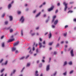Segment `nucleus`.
<instances>
[{"instance_id": "51", "label": "nucleus", "mask_w": 76, "mask_h": 76, "mask_svg": "<svg viewBox=\"0 0 76 76\" xmlns=\"http://www.w3.org/2000/svg\"><path fill=\"white\" fill-rule=\"evenodd\" d=\"M47 34H48V32H46L45 34V35H47Z\"/></svg>"}, {"instance_id": "23", "label": "nucleus", "mask_w": 76, "mask_h": 76, "mask_svg": "<svg viewBox=\"0 0 76 76\" xmlns=\"http://www.w3.org/2000/svg\"><path fill=\"white\" fill-rule=\"evenodd\" d=\"M67 64V61H65L64 63V66H65V65H66Z\"/></svg>"}, {"instance_id": "35", "label": "nucleus", "mask_w": 76, "mask_h": 76, "mask_svg": "<svg viewBox=\"0 0 76 76\" xmlns=\"http://www.w3.org/2000/svg\"><path fill=\"white\" fill-rule=\"evenodd\" d=\"M3 61V59H2L0 61V63H1L2 61Z\"/></svg>"}, {"instance_id": "33", "label": "nucleus", "mask_w": 76, "mask_h": 76, "mask_svg": "<svg viewBox=\"0 0 76 76\" xmlns=\"http://www.w3.org/2000/svg\"><path fill=\"white\" fill-rule=\"evenodd\" d=\"M73 72V71L72 70L69 73L70 74H71V73H72Z\"/></svg>"}, {"instance_id": "26", "label": "nucleus", "mask_w": 76, "mask_h": 76, "mask_svg": "<svg viewBox=\"0 0 76 76\" xmlns=\"http://www.w3.org/2000/svg\"><path fill=\"white\" fill-rule=\"evenodd\" d=\"M30 54H32V52H31V49L30 51L29 52Z\"/></svg>"}, {"instance_id": "20", "label": "nucleus", "mask_w": 76, "mask_h": 76, "mask_svg": "<svg viewBox=\"0 0 76 76\" xmlns=\"http://www.w3.org/2000/svg\"><path fill=\"white\" fill-rule=\"evenodd\" d=\"M24 58H25V57L23 56V57H22L21 58H20V60H23V59H24Z\"/></svg>"}, {"instance_id": "1", "label": "nucleus", "mask_w": 76, "mask_h": 76, "mask_svg": "<svg viewBox=\"0 0 76 76\" xmlns=\"http://www.w3.org/2000/svg\"><path fill=\"white\" fill-rule=\"evenodd\" d=\"M63 4L65 6V8H64V11H66V10H67V3H66L65 2H64L63 3Z\"/></svg>"}, {"instance_id": "54", "label": "nucleus", "mask_w": 76, "mask_h": 76, "mask_svg": "<svg viewBox=\"0 0 76 76\" xmlns=\"http://www.w3.org/2000/svg\"><path fill=\"white\" fill-rule=\"evenodd\" d=\"M54 54H57V52H54L53 53Z\"/></svg>"}, {"instance_id": "56", "label": "nucleus", "mask_w": 76, "mask_h": 76, "mask_svg": "<svg viewBox=\"0 0 76 76\" xmlns=\"http://www.w3.org/2000/svg\"><path fill=\"white\" fill-rule=\"evenodd\" d=\"M43 44H45V41H44L43 42Z\"/></svg>"}, {"instance_id": "43", "label": "nucleus", "mask_w": 76, "mask_h": 76, "mask_svg": "<svg viewBox=\"0 0 76 76\" xmlns=\"http://www.w3.org/2000/svg\"><path fill=\"white\" fill-rule=\"evenodd\" d=\"M52 28H55V26H54V25H52Z\"/></svg>"}, {"instance_id": "44", "label": "nucleus", "mask_w": 76, "mask_h": 76, "mask_svg": "<svg viewBox=\"0 0 76 76\" xmlns=\"http://www.w3.org/2000/svg\"><path fill=\"white\" fill-rule=\"evenodd\" d=\"M42 62L43 63H44V62H45V61L43 60V59H42Z\"/></svg>"}, {"instance_id": "29", "label": "nucleus", "mask_w": 76, "mask_h": 76, "mask_svg": "<svg viewBox=\"0 0 76 76\" xmlns=\"http://www.w3.org/2000/svg\"><path fill=\"white\" fill-rule=\"evenodd\" d=\"M8 23V21H6L5 22V25H7Z\"/></svg>"}, {"instance_id": "30", "label": "nucleus", "mask_w": 76, "mask_h": 76, "mask_svg": "<svg viewBox=\"0 0 76 76\" xmlns=\"http://www.w3.org/2000/svg\"><path fill=\"white\" fill-rule=\"evenodd\" d=\"M35 33H34L31 34V35L32 36H34V35H35Z\"/></svg>"}, {"instance_id": "4", "label": "nucleus", "mask_w": 76, "mask_h": 76, "mask_svg": "<svg viewBox=\"0 0 76 76\" xmlns=\"http://www.w3.org/2000/svg\"><path fill=\"white\" fill-rule=\"evenodd\" d=\"M49 70H50V65H48L46 66V70L48 71Z\"/></svg>"}, {"instance_id": "19", "label": "nucleus", "mask_w": 76, "mask_h": 76, "mask_svg": "<svg viewBox=\"0 0 76 76\" xmlns=\"http://www.w3.org/2000/svg\"><path fill=\"white\" fill-rule=\"evenodd\" d=\"M21 34L22 36H23V31H22V30H21Z\"/></svg>"}, {"instance_id": "37", "label": "nucleus", "mask_w": 76, "mask_h": 76, "mask_svg": "<svg viewBox=\"0 0 76 76\" xmlns=\"http://www.w3.org/2000/svg\"><path fill=\"white\" fill-rule=\"evenodd\" d=\"M73 3H74L73 2H69V4H73Z\"/></svg>"}, {"instance_id": "5", "label": "nucleus", "mask_w": 76, "mask_h": 76, "mask_svg": "<svg viewBox=\"0 0 76 76\" xmlns=\"http://www.w3.org/2000/svg\"><path fill=\"white\" fill-rule=\"evenodd\" d=\"M14 40H15V39H14V38L12 39H10L8 41V42H12V41H14Z\"/></svg>"}, {"instance_id": "7", "label": "nucleus", "mask_w": 76, "mask_h": 76, "mask_svg": "<svg viewBox=\"0 0 76 76\" xmlns=\"http://www.w3.org/2000/svg\"><path fill=\"white\" fill-rule=\"evenodd\" d=\"M57 23H58V20H56L55 21L54 24L55 25H57Z\"/></svg>"}, {"instance_id": "8", "label": "nucleus", "mask_w": 76, "mask_h": 76, "mask_svg": "<svg viewBox=\"0 0 76 76\" xmlns=\"http://www.w3.org/2000/svg\"><path fill=\"white\" fill-rule=\"evenodd\" d=\"M19 44V42H17L16 43H14L13 44L14 46H16L18 45Z\"/></svg>"}, {"instance_id": "16", "label": "nucleus", "mask_w": 76, "mask_h": 76, "mask_svg": "<svg viewBox=\"0 0 76 76\" xmlns=\"http://www.w3.org/2000/svg\"><path fill=\"white\" fill-rule=\"evenodd\" d=\"M53 44V42H50L48 44H49V45H52V44Z\"/></svg>"}, {"instance_id": "21", "label": "nucleus", "mask_w": 76, "mask_h": 76, "mask_svg": "<svg viewBox=\"0 0 76 76\" xmlns=\"http://www.w3.org/2000/svg\"><path fill=\"white\" fill-rule=\"evenodd\" d=\"M13 29H12V28L10 29V32H13Z\"/></svg>"}, {"instance_id": "22", "label": "nucleus", "mask_w": 76, "mask_h": 76, "mask_svg": "<svg viewBox=\"0 0 76 76\" xmlns=\"http://www.w3.org/2000/svg\"><path fill=\"white\" fill-rule=\"evenodd\" d=\"M4 70V69H3L1 70V73H2Z\"/></svg>"}, {"instance_id": "58", "label": "nucleus", "mask_w": 76, "mask_h": 76, "mask_svg": "<svg viewBox=\"0 0 76 76\" xmlns=\"http://www.w3.org/2000/svg\"><path fill=\"white\" fill-rule=\"evenodd\" d=\"M39 60H37V63H39Z\"/></svg>"}, {"instance_id": "60", "label": "nucleus", "mask_w": 76, "mask_h": 76, "mask_svg": "<svg viewBox=\"0 0 76 76\" xmlns=\"http://www.w3.org/2000/svg\"><path fill=\"white\" fill-rule=\"evenodd\" d=\"M39 39L40 41H42V39H41V38H39Z\"/></svg>"}, {"instance_id": "6", "label": "nucleus", "mask_w": 76, "mask_h": 76, "mask_svg": "<svg viewBox=\"0 0 76 76\" xmlns=\"http://www.w3.org/2000/svg\"><path fill=\"white\" fill-rule=\"evenodd\" d=\"M70 53L71 56L72 57H73V56H74V54H73V50H72L71 51Z\"/></svg>"}, {"instance_id": "40", "label": "nucleus", "mask_w": 76, "mask_h": 76, "mask_svg": "<svg viewBox=\"0 0 76 76\" xmlns=\"http://www.w3.org/2000/svg\"><path fill=\"white\" fill-rule=\"evenodd\" d=\"M32 50L33 51H34L35 50V47H33L32 48Z\"/></svg>"}, {"instance_id": "24", "label": "nucleus", "mask_w": 76, "mask_h": 76, "mask_svg": "<svg viewBox=\"0 0 76 76\" xmlns=\"http://www.w3.org/2000/svg\"><path fill=\"white\" fill-rule=\"evenodd\" d=\"M60 44L59 43H58L56 45V47H58Z\"/></svg>"}, {"instance_id": "31", "label": "nucleus", "mask_w": 76, "mask_h": 76, "mask_svg": "<svg viewBox=\"0 0 76 76\" xmlns=\"http://www.w3.org/2000/svg\"><path fill=\"white\" fill-rule=\"evenodd\" d=\"M67 35V34L66 33H64V37H66Z\"/></svg>"}, {"instance_id": "9", "label": "nucleus", "mask_w": 76, "mask_h": 76, "mask_svg": "<svg viewBox=\"0 0 76 76\" xmlns=\"http://www.w3.org/2000/svg\"><path fill=\"white\" fill-rule=\"evenodd\" d=\"M10 19V21H12V20H13V17H12V16H9Z\"/></svg>"}, {"instance_id": "47", "label": "nucleus", "mask_w": 76, "mask_h": 76, "mask_svg": "<svg viewBox=\"0 0 76 76\" xmlns=\"http://www.w3.org/2000/svg\"><path fill=\"white\" fill-rule=\"evenodd\" d=\"M73 21H74V22H76V19L75 18V19H74Z\"/></svg>"}, {"instance_id": "13", "label": "nucleus", "mask_w": 76, "mask_h": 76, "mask_svg": "<svg viewBox=\"0 0 76 76\" xmlns=\"http://www.w3.org/2000/svg\"><path fill=\"white\" fill-rule=\"evenodd\" d=\"M11 6H12V4H9L8 5V9H10L11 7Z\"/></svg>"}, {"instance_id": "52", "label": "nucleus", "mask_w": 76, "mask_h": 76, "mask_svg": "<svg viewBox=\"0 0 76 76\" xmlns=\"http://www.w3.org/2000/svg\"><path fill=\"white\" fill-rule=\"evenodd\" d=\"M18 53V50H16L15 52V53Z\"/></svg>"}, {"instance_id": "39", "label": "nucleus", "mask_w": 76, "mask_h": 76, "mask_svg": "<svg viewBox=\"0 0 76 76\" xmlns=\"http://www.w3.org/2000/svg\"><path fill=\"white\" fill-rule=\"evenodd\" d=\"M36 52L37 53H38V49L37 48L36 50Z\"/></svg>"}, {"instance_id": "38", "label": "nucleus", "mask_w": 76, "mask_h": 76, "mask_svg": "<svg viewBox=\"0 0 76 76\" xmlns=\"http://www.w3.org/2000/svg\"><path fill=\"white\" fill-rule=\"evenodd\" d=\"M15 72H16V70H14L13 72V74H14V73H15Z\"/></svg>"}, {"instance_id": "63", "label": "nucleus", "mask_w": 76, "mask_h": 76, "mask_svg": "<svg viewBox=\"0 0 76 76\" xmlns=\"http://www.w3.org/2000/svg\"><path fill=\"white\" fill-rule=\"evenodd\" d=\"M57 6H60V3H58V4H57Z\"/></svg>"}, {"instance_id": "10", "label": "nucleus", "mask_w": 76, "mask_h": 76, "mask_svg": "<svg viewBox=\"0 0 76 76\" xmlns=\"http://www.w3.org/2000/svg\"><path fill=\"white\" fill-rule=\"evenodd\" d=\"M52 36V35L51 34V32H50V34L48 35L49 37V38H50L51 37V36Z\"/></svg>"}, {"instance_id": "18", "label": "nucleus", "mask_w": 76, "mask_h": 76, "mask_svg": "<svg viewBox=\"0 0 76 76\" xmlns=\"http://www.w3.org/2000/svg\"><path fill=\"white\" fill-rule=\"evenodd\" d=\"M68 64L69 65H72V61H71L68 63Z\"/></svg>"}, {"instance_id": "50", "label": "nucleus", "mask_w": 76, "mask_h": 76, "mask_svg": "<svg viewBox=\"0 0 76 76\" xmlns=\"http://www.w3.org/2000/svg\"><path fill=\"white\" fill-rule=\"evenodd\" d=\"M68 27V26L66 25L65 26V28H67Z\"/></svg>"}, {"instance_id": "48", "label": "nucleus", "mask_w": 76, "mask_h": 76, "mask_svg": "<svg viewBox=\"0 0 76 76\" xmlns=\"http://www.w3.org/2000/svg\"><path fill=\"white\" fill-rule=\"evenodd\" d=\"M57 12H58V10H57L55 11V13H57Z\"/></svg>"}, {"instance_id": "55", "label": "nucleus", "mask_w": 76, "mask_h": 76, "mask_svg": "<svg viewBox=\"0 0 76 76\" xmlns=\"http://www.w3.org/2000/svg\"><path fill=\"white\" fill-rule=\"evenodd\" d=\"M48 20H46V23H47V22H48Z\"/></svg>"}, {"instance_id": "62", "label": "nucleus", "mask_w": 76, "mask_h": 76, "mask_svg": "<svg viewBox=\"0 0 76 76\" xmlns=\"http://www.w3.org/2000/svg\"><path fill=\"white\" fill-rule=\"evenodd\" d=\"M28 50H29V49H30V50H31V47H29L28 48Z\"/></svg>"}, {"instance_id": "27", "label": "nucleus", "mask_w": 76, "mask_h": 76, "mask_svg": "<svg viewBox=\"0 0 76 76\" xmlns=\"http://www.w3.org/2000/svg\"><path fill=\"white\" fill-rule=\"evenodd\" d=\"M18 15H20L21 13V12L20 11H18Z\"/></svg>"}, {"instance_id": "32", "label": "nucleus", "mask_w": 76, "mask_h": 76, "mask_svg": "<svg viewBox=\"0 0 76 76\" xmlns=\"http://www.w3.org/2000/svg\"><path fill=\"white\" fill-rule=\"evenodd\" d=\"M39 67H42V64H39Z\"/></svg>"}, {"instance_id": "36", "label": "nucleus", "mask_w": 76, "mask_h": 76, "mask_svg": "<svg viewBox=\"0 0 76 76\" xmlns=\"http://www.w3.org/2000/svg\"><path fill=\"white\" fill-rule=\"evenodd\" d=\"M7 64V61H6L5 62V63L4 64L5 65H6V64Z\"/></svg>"}, {"instance_id": "17", "label": "nucleus", "mask_w": 76, "mask_h": 76, "mask_svg": "<svg viewBox=\"0 0 76 76\" xmlns=\"http://www.w3.org/2000/svg\"><path fill=\"white\" fill-rule=\"evenodd\" d=\"M2 47H4V43L3 42L2 43Z\"/></svg>"}, {"instance_id": "28", "label": "nucleus", "mask_w": 76, "mask_h": 76, "mask_svg": "<svg viewBox=\"0 0 76 76\" xmlns=\"http://www.w3.org/2000/svg\"><path fill=\"white\" fill-rule=\"evenodd\" d=\"M30 63H28L27 64V67H28V66H30Z\"/></svg>"}, {"instance_id": "25", "label": "nucleus", "mask_w": 76, "mask_h": 76, "mask_svg": "<svg viewBox=\"0 0 76 76\" xmlns=\"http://www.w3.org/2000/svg\"><path fill=\"white\" fill-rule=\"evenodd\" d=\"M56 18V15L54 16L53 17V19H55V18Z\"/></svg>"}, {"instance_id": "3", "label": "nucleus", "mask_w": 76, "mask_h": 76, "mask_svg": "<svg viewBox=\"0 0 76 76\" xmlns=\"http://www.w3.org/2000/svg\"><path fill=\"white\" fill-rule=\"evenodd\" d=\"M20 20H21V23H23L24 20H25V19H24V18H23V16H22L21 18L20 19Z\"/></svg>"}, {"instance_id": "34", "label": "nucleus", "mask_w": 76, "mask_h": 76, "mask_svg": "<svg viewBox=\"0 0 76 76\" xmlns=\"http://www.w3.org/2000/svg\"><path fill=\"white\" fill-rule=\"evenodd\" d=\"M5 16V14L4 13L2 15V17H4Z\"/></svg>"}, {"instance_id": "49", "label": "nucleus", "mask_w": 76, "mask_h": 76, "mask_svg": "<svg viewBox=\"0 0 76 76\" xmlns=\"http://www.w3.org/2000/svg\"><path fill=\"white\" fill-rule=\"evenodd\" d=\"M57 73V72H56L53 75V76H56V74Z\"/></svg>"}, {"instance_id": "2", "label": "nucleus", "mask_w": 76, "mask_h": 76, "mask_svg": "<svg viewBox=\"0 0 76 76\" xmlns=\"http://www.w3.org/2000/svg\"><path fill=\"white\" fill-rule=\"evenodd\" d=\"M54 6H52L51 7L48 9V12H50V11H51V10H53V9H54Z\"/></svg>"}, {"instance_id": "57", "label": "nucleus", "mask_w": 76, "mask_h": 76, "mask_svg": "<svg viewBox=\"0 0 76 76\" xmlns=\"http://www.w3.org/2000/svg\"><path fill=\"white\" fill-rule=\"evenodd\" d=\"M29 57V55H28L27 57L26 58H28Z\"/></svg>"}, {"instance_id": "59", "label": "nucleus", "mask_w": 76, "mask_h": 76, "mask_svg": "<svg viewBox=\"0 0 76 76\" xmlns=\"http://www.w3.org/2000/svg\"><path fill=\"white\" fill-rule=\"evenodd\" d=\"M11 38H13V35H12L11 37H10Z\"/></svg>"}, {"instance_id": "42", "label": "nucleus", "mask_w": 76, "mask_h": 76, "mask_svg": "<svg viewBox=\"0 0 76 76\" xmlns=\"http://www.w3.org/2000/svg\"><path fill=\"white\" fill-rule=\"evenodd\" d=\"M55 20V19H53H53H52V23H53V22H54V20Z\"/></svg>"}, {"instance_id": "64", "label": "nucleus", "mask_w": 76, "mask_h": 76, "mask_svg": "<svg viewBox=\"0 0 76 76\" xmlns=\"http://www.w3.org/2000/svg\"><path fill=\"white\" fill-rule=\"evenodd\" d=\"M45 16H46V14H44L43 15V17H45Z\"/></svg>"}, {"instance_id": "11", "label": "nucleus", "mask_w": 76, "mask_h": 76, "mask_svg": "<svg viewBox=\"0 0 76 76\" xmlns=\"http://www.w3.org/2000/svg\"><path fill=\"white\" fill-rule=\"evenodd\" d=\"M38 72L37 71H36L35 74V76H39V75L38 74H37V73H38Z\"/></svg>"}, {"instance_id": "45", "label": "nucleus", "mask_w": 76, "mask_h": 76, "mask_svg": "<svg viewBox=\"0 0 76 76\" xmlns=\"http://www.w3.org/2000/svg\"><path fill=\"white\" fill-rule=\"evenodd\" d=\"M25 69V67H23L22 70L21 71V72H23V70H24Z\"/></svg>"}, {"instance_id": "53", "label": "nucleus", "mask_w": 76, "mask_h": 76, "mask_svg": "<svg viewBox=\"0 0 76 76\" xmlns=\"http://www.w3.org/2000/svg\"><path fill=\"white\" fill-rule=\"evenodd\" d=\"M4 37V36H2L1 37V39H3V38Z\"/></svg>"}, {"instance_id": "46", "label": "nucleus", "mask_w": 76, "mask_h": 76, "mask_svg": "<svg viewBox=\"0 0 76 76\" xmlns=\"http://www.w3.org/2000/svg\"><path fill=\"white\" fill-rule=\"evenodd\" d=\"M63 75H64V76H65V75H66V72L64 73H63Z\"/></svg>"}, {"instance_id": "14", "label": "nucleus", "mask_w": 76, "mask_h": 76, "mask_svg": "<svg viewBox=\"0 0 76 76\" xmlns=\"http://www.w3.org/2000/svg\"><path fill=\"white\" fill-rule=\"evenodd\" d=\"M40 14H41V12H40L37 14L36 15V17H38V16H39Z\"/></svg>"}, {"instance_id": "61", "label": "nucleus", "mask_w": 76, "mask_h": 76, "mask_svg": "<svg viewBox=\"0 0 76 76\" xmlns=\"http://www.w3.org/2000/svg\"><path fill=\"white\" fill-rule=\"evenodd\" d=\"M41 7H42V5H41L39 7H40V8H41Z\"/></svg>"}, {"instance_id": "41", "label": "nucleus", "mask_w": 76, "mask_h": 76, "mask_svg": "<svg viewBox=\"0 0 76 76\" xmlns=\"http://www.w3.org/2000/svg\"><path fill=\"white\" fill-rule=\"evenodd\" d=\"M69 12H70L71 13H72V12H73V11L69 10L68 11V13H69Z\"/></svg>"}, {"instance_id": "15", "label": "nucleus", "mask_w": 76, "mask_h": 76, "mask_svg": "<svg viewBox=\"0 0 76 76\" xmlns=\"http://www.w3.org/2000/svg\"><path fill=\"white\" fill-rule=\"evenodd\" d=\"M15 50H16V48H12V51H15Z\"/></svg>"}, {"instance_id": "12", "label": "nucleus", "mask_w": 76, "mask_h": 76, "mask_svg": "<svg viewBox=\"0 0 76 76\" xmlns=\"http://www.w3.org/2000/svg\"><path fill=\"white\" fill-rule=\"evenodd\" d=\"M39 45H40L39 47V48H41V47H42V45L41 43H40L39 42Z\"/></svg>"}]
</instances>
